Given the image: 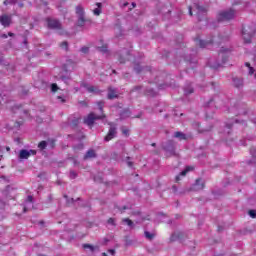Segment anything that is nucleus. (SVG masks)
Here are the masks:
<instances>
[{"instance_id": "obj_1", "label": "nucleus", "mask_w": 256, "mask_h": 256, "mask_svg": "<svg viewBox=\"0 0 256 256\" xmlns=\"http://www.w3.org/2000/svg\"><path fill=\"white\" fill-rule=\"evenodd\" d=\"M227 61H229V49L221 47L218 53V58L216 60H210L209 66L211 69H220V67H223Z\"/></svg>"}, {"instance_id": "obj_2", "label": "nucleus", "mask_w": 256, "mask_h": 256, "mask_svg": "<svg viewBox=\"0 0 256 256\" xmlns=\"http://www.w3.org/2000/svg\"><path fill=\"white\" fill-rule=\"evenodd\" d=\"M163 151L166 153V157H177V142L174 140H167L161 144Z\"/></svg>"}, {"instance_id": "obj_3", "label": "nucleus", "mask_w": 256, "mask_h": 256, "mask_svg": "<svg viewBox=\"0 0 256 256\" xmlns=\"http://www.w3.org/2000/svg\"><path fill=\"white\" fill-rule=\"evenodd\" d=\"M235 15H237V11L230 8L228 10L220 11L216 16V19L218 23H225L228 21H233V19H235Z\"/></svg>"}, {"instance_id": "obj_4", "label": "nucleus", "mask_w": 256, "mask_h": 256, "mask_svg": "<svg viewBox=\"0 0 256 256\" xmlns=\"http://www.w3.org/2000/svg\"><path fill=\"white\" fill-rule=\"evenodd\" d=\"M256 33L255 24L245 25L242 27V37L244 39V43H251L254 35Z\"/></svg>"}, {"instance_id": "obj_5", "label": "nucleus", "mask_w": 256, "mask_h": 256, "mask_svg": "<svg viewBox=\"0 0 256 256\" xmlns=\"http://www.w3.org/2000/svg\"><path fill=\"white\" fill-rule=\"evenodd\" d=\"M46 23L48 29H51L52 31H61L60 35L65 34V32H63V24L59 19L48 17L46 18Z\"/></svg>"}, {"instance_id": "obj_6", "label": "nucleus", "mask_w": 256, "mask_h": 256, "mask_svg": "<svg viewBox=\"0 0 256 256\" xmlns=\"http://www.w3.org/2000/svg\"><path fill=\"white\" fill-rule=\"evenodd\" d=\"M76 15H77V27H85V23L87 21V18H85V9L82 5L76 6Z\"/></svg>"}, {"instance_id": "obj_7", "label": "nucleus", "mask_w": 256, "mask_h": 256, "mask_svg": "<svg viewBox=\"0 0 256 256\" xmlns=\"http://www.w3.org/2000/svg\"><path fill=\"white\" fill-rule=\"evenodd\" d=\"M130 56H131V50H128L126 48H123L122 50H119L118 52L115 53V57L121 65H124V63H127V61H129Z\"/></svg>"}, {"instance_id": "obj_8", "label": "nucleus", "mask_w": 256, "mask_h": 256, "mask_svg": "<svg viewBox=\"0 0 256 256\" xmlns=\"http://www.w3.org/2000/svg\"><path fill=\"white\" fill-rule=\"evenodd\" d=\"M204 189H205V181H203L202 178H198L195 180V183H193L189 189L180 192V195L187 193V191L188 192L189 191H203Z\"/></svg>"}, {"instance_id": "obj_9", "label": "nucleus", "mask_w": 256, "mask_h": 256, "mask_svg": "<svg viewBox=\"0 0 256 256\" xmlns=\"http://www.w3.org/2000/svg\"><path fill=\"white\" fill-rule=\"evenodd\" d=\"M105 117H107L105 114L102 115H97L95 113H90L87 118L84 119V123L85 125H88L89 127H91L92 125L95 124V121H99L101 119H105Z\"/></svg>"}, {"instance_id": "obj_10", "label": "nucleus", "mask_w": 256, "mask_h": 256, "mask_svg": "<svg viewBox=\"0 0 256 256\" xmlns=\"http://www.w3.org/2000/svg\"><path fill=\"white\" fill-rule=\"evenodd\" d=\"M187 239V233L183 231H175L170 236V242L174 243L175 241L183 242Z\"/></svg>"}, {"instance_id": "obj_11", "label": "nucleus", "mask_w": 256, "mask_h": 256, "mask_svg": "<svg viewBox=\"0 0 256 256\" xmlns=\"http://www.w3.org/2000/svg\"><path fill=\"white\" fill-rule=\"evenodd\" d=\"M115 137H117V127L111 125L107 135L104 137V141L109 142L111 139H115Z\"/></svg>"}, {"instance_id": "obj_12", "label": "nucleus", "mask_w": 256, "mask_h": 256, "mask_svg": "<svg viewBox=\"0 0 256 256\" xmlns=\"http://www.w3.org/2000/svg\"><path fill=\"white\" fill-rule=\"evenodd\" d=\"M194 7L197 10L198 21H203L201 17H205V15H207V8L199 4H194Z\"/></svg>"}, {"instance_id": "obj_13", "label": "nucleus", "mask_w": 256, "mask_h": 256, "mask_svg": "<svg viewBox=\"0 0 256 256\" xmlns=\"http://www.w3.org/2000/svg\"><path fill=\"white\" fill-rule=\"evenodd\" d=\"M251 159L246 161V165H251L252 167H256V147L252 146L250 148Z\"/></svg>"}, {"instance_id": "obj_14", "label": "nucleus", "mask_w": 256, "mask_h": 256, "mask_svg": "<svg viewBox=\"0 0 256 256\" xmlns=\"http://www.w3.org/2000/svg\"><path fill=\"white\" fill-rule=\"evenodd\" d=\"M232 85L235 89H243L245 86V81L241 77H233L232 78Z\"/></svg>"}, {"instance_id": "obj_15", "label": "nucleus", "mask_w": 256, "mask_h": 256, "mask_svg": "<svg viewBox=\"0 0 256 256\" xmlns=\"http://www.w3.org/2000/svg\"><path fill=\"white\" fill-rule=\"evenodd\" d=\"M107 99H109V101H113V99H119V94L117 92V89L113 87H109L108 93H107Z\"/></svg>"}, {"instance_id": "obj_16", "label": "nucleus", "mask_w": 256, "mask_h": 256, "mask_svg": "<svg viewBox=\"0 0 256 256\" xmlns=\"http://www.w3.org/2000/svg\"><path fill=\"white\" fill-rule=\"evenodd\" d=\"M0 23L3 27H9L11 25V16L3 14L0 16Z\"/></svg>"}, {"instance_id": "obj_17", "label": "nucleus", "mask_w": 256, "mask_h": 256, "mask_svg": "<svg viewBox=\"0 0 256 256\" xmlns=\"http://www.w3.org/2000/svg\"><path fill=\"white\" fill-rule=\"evenodd\" d=\"M89 159H97V152H95V150L93 149H89L84 157H83V160L84 161H89Z\"/></svg>"}, {"instance_id": "obj_18", "label": "nucleus", "mask_w": 256, "mask_h": 256, "mask_svg": "<svg viewBox=\"0 0 256 256\" xmlns=\"http://www.w3.org/2000/svg\"><path fill=\"white\" fill-rule=\"evenodd\" d=\"M133 69L137 74L141 73L142 71H151L150 66L142 67V65L139 63H134Z\"/></svg>"}, {"instance_id": "obj_19", "label": "nucleus", "mask_w": 256, "mask_h": 256, "mask_svg": "<svg viewBox=\"0 0 256 256\" xmlns=\"http://www.w3.org/2000/svg\"><path fill=\"white\" fill-rule=\"evenodd\" d=\"M19 159H28L31 157V152L29 150L22 149L19 153Z\"/></svg>"}, {"instance_id": "obj_20", "label": "nucleus", "mask_w": 256, "mask_h": 256, "mask_svg": "<svg viewBox=\"0 0 256 256\" xmlns=\"http://www.w3.org/2000/svg\"><path fill=\"white\" fill-rule=\"evenodd\" d=\"M174 137L175 139H179V141H187V135L183 132H175Z\"/></svg>"}, {"instance_id": "obj_21", "label": "nucleus", "mask_w": 256, "mask_h": 256, "mask_svg": "<svg viewBox=\"0 0 256 256\" xmlns=\"http://www.w3.org/2000/svg\"><path fill=\"white\" fill-rule=\"evenodd\" d=\"M127 117H131V110H129L128 108L123 109L120 112V119H127Z\"/></svg>"}, {"instance_id": "obj_22", "label": "nucleus", "mask_w": 256, "mask_h": 256, "mask_svg": "<svg viewBox=\"0 0 256 256\" xmlns=\"http://www.w3.org/2000/svg\"><path fill=\"white\" fill-rule=\"evenodd\" d=\"M144 95H148V97H155L157 95V92H155V90L152 88H147L144 91Z\"/></svg>"}, {"instance_id": "obj_23", "label": "nucleus", "mask_w": 256, "mask_h": 256, "mask_svg": "<svg viewBox=\"0 0 256 256\" xmlns=\"http://www.w3.org/2000/svg\"><path fill=\"white\" fill-rule=\"evenodd\" d=\"M83 249H89L91 253L95 252L96 249L99 250V246H93L91 244H83Z\"/></svg>"}, {"instance_id": "obj_24", "label": "nucleus", "mask_w": 256, "mask_h": 256, "mask_svg": "<svg viewBox=\"0 0 256 256\" xmlns=\"http://www.w3.org/2000/svg\"><path fill=\"white\" fill-rule=\"evenodd\" d=\"M122 222L125 223L126 225H128V227H130V229H135V223L132 222L131 219H129V218H124V219L122 220Z\"/></svg>"}, {"instance_id": "obj_25", "label": "nucleus", "mask_w": 256, "mask_h": 256, "mask_svg": "<svg viewBox=\"0 0 256 256\" xmlns=\"http://www.w3.org/2000/svg\"><path fill=\"white\" fill-rule=\"evenodd\" d=\"M144 237H146V239H148V241H153V239H155V233L145 231L144 232Z\"/></svg>"}, {"instance_id": "obj_26", "label": "nucleus", "mask_w": 256, "mask_h": 256, "mask_svg": "<svg viewBox=\"0 0 256 256\" xmlns=\"http://www.w3.org/2000/svg\"><path fill=\"white\" fill-rule=\"evenodd\" d=\"M96 6H97V8L94 9L93 13H94V15L99 16V15H101V7H103V4L98 2V3H96Z\"/></svg>"}, {"instance_id": "obj_27", "label": "nucleus", "mask_w": 256, "mask_h": 256, "mask_svg": "<svg viewBox=\"0 0 256 256\" xmlns=\"http://www.w3.org/2000/svg\"><path fill=\"white\" fill-rule=\"evenodd\" d=\"M47 145H49V142L43 140L38 144V148L40 151H43L44 149H47Z\"/></svg>"}, {"instance_id": "obj_28", "label": "nucleus", "mask_w": 256, "mask_h": 256, "mask_svg": "<svg viewBox=\"0 0 256 256\" xmlns=\"http://www.w3.org/2000/svg\"><path fill=\"white\" fill-rule=\"evenodd\" d=\"M97 50L100 51V53H109V47L107 44L97 47Z\"/></svg>"}, {"instance_id": "obj_29", "label": "nucleus", "mask_w": 256, "mask_h": 256, "mask_svg": "<svg viewBox=\"0 0 256 256\" xmlns=\"http://www.w3.org/2000/svg\"><path fill=\"white\" fill-rule=\"evenodd\" d=\"M212 129H213V125H210L209 127L198 128V132L209 133V131H212Z\"/></svg>"}, {"instance_id": "obj_30", "label": "nucleus", "mask_w": 256, "mask_h": 256, "mask_svg": "<svg viewBox=\"0 0 256 256\" xmlns=\"http://www.w3.org/2000/svg\"><path fill=\"white\" fill-rule=\"evenodd\" d=\"M59 79L61 81H63L64 83H66V85H67V83H69V81H71V77L70 76H65L63 74H59Z\"/></svg>"}, {"instance_id": "obj_31", "label": "nucleus", "mask_w": 256, "mask_h": 256, "mask_svg": "<svg viewBox=\"0 0 256 256\" xmlns=\"http://www.w3.org/2000/svg\"><path fill=\"white\" fill-rule=\"evenodd\" d=\"M194 91L195 90L191 86L185 87L184 88V95H191L192 93H194Z\"/></svg>"}, {"instance_id": "obj_32", "label": "nucleus", "mask_w": 256, "mask_h": 256, "mask_svg": "<svg viewBox=\"0 0 256 256\" xmlns=\"http://www.w3.org/2000/svg\"><path fill=\"white\" fill-rule=\"evenodd\" d=\"M211 43H213V40H210V41L200 40V41H199V45H200V47H202V48L207 47V45H209V44H211Z\"/></svg>"}, {"instance_id": "obj_33", "label": "nucleus", "mask_w": 256, "mask_h": 256, "mask_svg": "<svg viewBox=\"0 0 256 256\" xmlns=\"http://www.w3.org/2000/svg\"><path fill=\"white\" fill-rule=\"evenodd\" d=\"M124 243L126 247H130V245H133V240L129 238V236L124 237Z\"/></svg>"}, {"instance_id": "obj_34", "label": "nucleus", "mask_w": 256, "mask_h": 256, "mask_svg": "<svg viewBox=\"0 0 256 256\" xmlns=\"http://www.w3.org/2000/svg\"><path fill=\"white\" fill-rule=\"evenodd\" d=\"M77 201H81V198H77L76 200H74L73 198H68L66 200L67 205H75V203H77Z\"/></svg>"}, {"instance_id": "obj_35", "label": "nucleus", "mask_w": 256, "mask_h": 256, "mask_svg": "<svg viewBox=\"0 0 256 256\" xmlns=\"http://www.w3.org/2000/svg\"><path fill=\"white\" fill-rule=\"evenodd\" d=\"M134 91H137L138 93H141V91H143V85L134 86V87L131 89V93H134Z\"/></svg>"}, {"instance_id": "obj_36", "label": "nucleus", "mask_w": 256, "mask_h": 256, "mask_svg": "<svg viewBox=\"0 0 256 256\" xmlns=\"http://www.w3.org/2000/svg\"><path fill=\"white\" fill-rule=\"evenodd\" d=\"M85 145L83 143H79L75 146H73L74 151H83Z\"/></svg>"}, {"instance_id": "obj_37", "label": "nucleus", "mask_w": 256, "mask_h": 256, "mask_svg": "<svg viewBox=\"0 0 256 256\" xmlns=\"http://www.w3.org/2000/svg\"><path fill=\"white\" fill-rule=\"evenodd\" d=\"M50 89L52 93H57V91H59V86L57 83H52Z\"/></svg>"}, {"instance_id": "obj_38", "label": "nucleus", "mask_w": 256, "mask_h": 256, "mask_svg": "<svg viewBox=\"0 0 256 256\" xmlns=\"http://www.w3.org/2000/svg\"><path fill=\"white\" fill-rule=\"evenodd\" d=\"M60 47H61L62 49H65V51H69V42H67V41L61 42V43H60Z\"/></svg>"}, {"instance_id": "obj_39", "label": "nucleus", "mask_w": 256, "mask_h": 256, "mask_svg": "<svg viewBox=\"0 0 256 256\" xmlns=\"http://www.w3.org/2000/svg\"><path fill=\"white\" fill-rule=\"evenodd\" d=\"M69 67H71V62L62 65V69L65 73H69Z\"/></svg>"}, {"instance_id": "obj_40", "label": "nucleus", "mask_w": 256, "mask_h": 256, "mask_svg": "<svg viewBox=\"0 0 256 256\" xmlns=\"http://www.w3.org/2000/svg\"><path fill=\"white\" fill-rule=\"evenodd\" d=\"M116 209L120 210L121 213H125V211H127V209H132V206H123L122 208L119 206H116Z\"/></svg>"}, {"instance_id": "obj_41", "label": "nucleus", "mask_w": 256, "mask_h": 256, "mask_svg": "<svg viewBox=\"0 0 256 256\" xmlns=\"http://www.w3.org/2000/svg\"><path fill=\"white\" fill-rule=\"evenodd\" d=\"M116 147H119L120 149H122V151H125V142L119 140L118 142H116Z\"/></svg>"}, {"instance_id": "obj_42", "label": "nucleus", "mask_w": 256, "mask_h": 256, "mask_svg": "<svg viewBox=\"0 0 256 256\" xmlns=\"http://www.w3.org/2000/svg\"><path fill=\"white\" fill-rule=\"evenodd\" d=\"M191 171V167H186L185 170H183L182 172H180V176L181 177H185V175H187V173H189Z\"/></svg>"}, {"instance_id": "obj_43", "label": "nucleus", "mask_w": 256, "mask_h": 256, "mask_svg": "<svg viewBox=\"0 0 256 256\" xmlns=\"http://www.w3.org/2000/svg\"><path fill=\"white\" fill-rule=\"evenodd\" d=\"M185 59V61H187V63H197V61L195 60V58H193L192 56H190V57H185L184 58Z\"/></svg>"}, {"instance_id": "obj_44", "label": "nucleus", "mask_w": 256, "mask_h": 256, "mask_svg": "<svg viewBox=\"0 0 256 256\" xmlns=\"http://www.w3.org/2000/svg\"><path fill=\"white\" fill-rule=\"evenodd\" d=\"M93 179L95 183H103V177H101L100 175L94 176Z\"/></svg>"}, {"instance_id": "obj_45", "label": "nucleus", "mask_w": 256, "mask_h": 256, "mask_svg": "<svg viewBox=\"0 0 256 256\" xmlns=\"http://www.w3.org/2000/svg\"><path fill=\"white\" fill-rule=\"evenodd\" d=\"M104 105H105L104 101L97 102L98 109H99V111H101V113H103V106Z\"/></svg>"}, {"instance_id": "obj_46", "label": "nucleus", "mask_w": 256, "mask_h": 256, "mask_svg": "<svg viewBox=\"0 0 256 256\" xmlns=\"http://www.w3.org/2000/svg\"><path fill=\"white\" fill-rule=\"evenodd\" d=\"M84 87H86V89L89 93L95 92V87H93V86H87V84H84Z\"/></svg>"}, {"instance_id": "obj_47", "label": "nucleus", "mask_w": 256, "mask_h": 256, "mask_svg": "<svg viewBox=\"0 0 256 256\" xmlns=\"http://www.w3.org/2000/svg\"><path fill=\"white\" fill-rule=\"evenodd\" d=\"M248 215L252 217V219H256V210H249Z\"/></svg>"}, {"instance_id": "obj_48", "label": "nucleus", "mask_w": 256, "mask_h": 256, "mask_svg": "<svg viewBox=\"0 0 256 256\" xmlns=\"http://www.w3.org/2000/svg\"><path fill=\"white\" fill-rule=\"evenodd\" d=\"M108 225H113V227H117V224L115 223V219L109 218L107 221Z\"/></svg>"}, {"instance_id": "obj_49", "label": "nucleus", "mask_w": 256, "mask_h": 256, "mask_svg": "<svg viewBox=\"0 0 256 256\" xmlns=\"http://www.w3.org/2000/svg\"><path fill=\"white\" fill-rule=\"evenodd\" d=\"M81 53H84L85 55H87V53H89V47L87 46H83L81 49H80Z\"/></svg>"}, {"instance_id": "obj_50", "label": "nucleus", "mask_w": 256, "mask_h": 256, "mask_svg": "<svg viewBox=\"0 0 256 256\" xmlns=\"http://www.w3.org/2000/svg\"><path fill=\"white\" fill-rule=\"evenodd\" d=\"M234 123H241V125H244V127H247V122H245V120L235 119Z\"/></svg>"}, {"instance_id": "obj_51", "label": "nucleus", "mask_w": 256, "mask_h": 256, "mask_svg": "<svg viewBox=\"0 0 256 256\" xmlns=\"http://www.w3.org/2000/svg\"><path fill=\"white\" fill-rule=\"evenodd\" d=\"M130 160H131V157L128 156V157H126L125 161H126L128 167H133V162H131Z\"/></svg>"}, {"instance_id": "obj_52", "label": "nucleus", "mask_w": 256, "mask_h": 256, "mask_svg": "<svg viewBox=\"0 0 256 256\" xmlns=\"http://www.w3.org/2000/svg\"><path fill=\"white\" fill-rule=\"evenodd\" d=\"M77 177V172H75L74 170L70 171V179H75Z\"/></svg>"}, {"instance_id": "obj_53", "label": "nucleus", "mask_w": 256, "mask_h": 256, "mask_svg": "<svg viewBox=\"0 0 256 256\" xmlns=\"http://www.w3.org/2000/svg\"><path fill=\"white\" fill-rule=\"evenodd\" d=\"M77 125H79V118H75L72 120V126L77 127Z\"/></svg>"}, {"instance_id": "obj_54", "label": "nucleus", "mask_w": 256, "mask_h": 256, "mask_svg": "<svg viewBox=\"0 0 256 256\" xmlns=\"http://www.w3.org/2000/svg\"><path fill=\"white\" fill-rule=\"evenodd\" d=\"M48 145H50V147L53 149V147H55V141L54 140H48L47 141Z\"/></svg>"}, {"instance_id": "obj_55", "label": "nucleus", "mask_w": 256, "mask_h": 256, "mask_svg": "<svg viewBox=\"0 0 256 256\" xmlns=\"http://www.w3.org/2000/svg\"><path fill=\"white\" fill-rule=\"evenodd\" d=\"M213 101H215V98L212 97L206 104L205 107H209L211 105V103H213Z\"/></svg>"}, {"instance_id": "obj_56", "label": "nucleus", "mask_w": 256, "mask_h": 256, "mask_svg": "<svg viewBox=\"0 0 256 256\" xmlns=\"http://www.w3.org/2000/svg\"><path fill=\"white\" fill-rule=\"evenodd\" d=\"M114 107H115L116 109H123V104L118 103V104H115Z\"/></svg>"}, {"instance_id": "obj_57", "label": "nucleus", "mask_w": 256, "mask_h": 256, "mask_svg": "<svg viewBox=\"0 0 256 256\" xmlns=\"http://www.w3.org/2000/svg\"><path fill=\"white\" fill-rule=\"evenodd\" d=\"M226 127H227V129H232L233 128V122L226 123Z\"/></svg>"}, {"instance_id": "obj_58", "label": "nucleus", "mask_w": 256, "mask_h": 256, "mask_svg": "<svg viewBox=\"0 0 256 256\" xmlns=\"http://www.w3.org/2000/svg\"><path fill=\"white\" fill-rule=\"evenodd\" d=\"M253 73H255V68L250 66L249 75H253Z\"/></svg>"}, {"instance_id": "obj_59", "label": "nucleus", "mask_w": 256, "mask_h": 256, "mask_svg": "<svg viewBox=\"0 0 256 256\" xmlns=\"http://www.w3.org/2000/svg\"><path fill=\"white\" fill-rule=\"evenodd\" d=\"M36 123H43V118L37 116L36 117Z\"/></svg>"}, {"instance_id": "obj_60", "label": "nucleus", "mask_w": 256, "mask_h": 256, "mask_svg": "<svg viewBox=\"0 0 256 256\" xmlns=\"http://www.w3.org/2000/svg\"><path fill=\"white\" fill-rule=\"evenodd\" d=\"M12 187H11V185H8V186H6V189H5V192L6 193H9V191H12Z\"/></svg>"}, {"instance_id": "obj_61", "label": "nucleus", "mask_w": 256, "mask_h": 256, "mask_svg": "<svg viewBox=\"0 0 256 256\" xmlns=\"http://www.w3.org/2000/svg\"><path fill=\"white\" fill-rule=\"evenodd\" d=\"M48 201H49V203L53 202V194H49Z\"/></svg>"}, {"instance_id": "obj_62", "label": "nucleus", "mask_w": 256, "mask_h": 256, "mask_svg": "<svg viewBox=\"0 0 256 256\" xmlns=\"http://www.w3.org/2000/svg\"><path fill=\"white\" fill-rule=\"evenodd\" d=\"M211 85H212L214 91H215V89H217V87H218L217 83H215V82H211Z\"/></svg>"}, {"instance_id": "obj_63", "label": "nucleus", "mask_w": 256, "mask_h": 256, "mask_svg": "<svg viewBox=\"0 0 256 256\" xmlns=\"http://www.w3.org/2000/svg\"><path fill=\"white\" fill-rule=\"evenodd\" d=\"M172 191H173V193H177V186L173 185L172 186Z\"/></svg>"}, {"instance_id": "obj_64", "label": "nucleus", "mask_w": 256, "mask_h": 256, "mask_svg": "<svg viewBox=\"0 0 256 256\" xmlns=\"http://www.w3.org/2000/svg\"><path fill=\"white\" fill-rule=\"evenodd\" d=\"M109 253L113 256V255H115V249H110L109 250Z\"/></svg>"}]
</instances>
